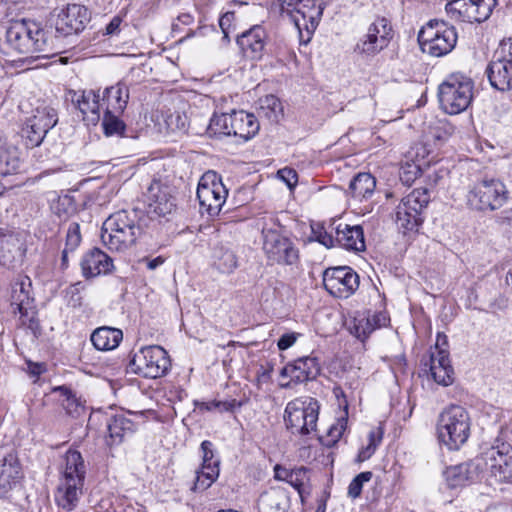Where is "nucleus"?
Returning a JSON list of instances; mask_svg holds the SVG:
<instances>
[{"label": "nucleus", "instance_id": "39448f33", "mask_svg": "<svg viewBox=\"0 0 512 512\" xmlns=\"http://www.w3.org/2000/svg\"><path fill=\"white\" fill-rule=\"evenodd\" d=\"M473 90L471 78L460 73L449 75L438 88L441 108L451 115L465 111L472 102Z\"/></svg>", "mask_w": 512, "mask_h": 512}, {"label": "nucleus", "instance_id": "f704fd0d", "mask_svg": "<svg viewBox=\"0 0 512 512\" xmlns=\"http://www.w3.org/2000/svg\"><path fill=\"white\" fill-rule=\"evenodd\" d=\"M21 168L20 152L16 147L0 149V176L17 174Z\"/></svg>", "mask_w": 512, "mask_h": 512}, {"label": "nucleus", "instance_id": "4c0bfd02", "mask_svg": "<svg viewBox=\"0 0 512 512\" xmlns=\"http://www.w3.org/2000/svg\"><path fill=\"white\" fill-rule=\"evenodd\" d=\"M123 113L104 111L102 127L106 136H126V125L120 118Z\"/></svg>", "mask_w": 512, "mask_h": 512}, {"label": "nucleus", "instance_id": "bb28decb", "mask_svg": "<svg viewBox=\"0 0 512 512\" xmlns=\"http://www.w3.org/2000/svg\"><path fill=\"white\" fill-rule=\"evenodd\" d=\"M80 265L85 278L108 274L114 268L112 258L99 248H93L86 252Z\"/></svg>", "mask_w": 512, "mask_h": 512}, {"label": "nucleus", "instance_id": "c85d7f7f", "mask_svg": "<svg viewBox=\"0 0 512 512\" xmlns=\"http://www.w3.org/2000/svg\"><path fill=\"white\" fill-rule=\"evenodd\" d=\"M130 97L129 87L124 81L105 88L102 97L104 111L123 113L127 107Z\"/></svg>", "mask_w": 512, "mask_h": 512}, {"label": "nucleus", "instance_id": "a19ab883", "mask_svg": "<svg viewBox=\"0 0 512 512\" xmlns=\"http://www.w3.org/2000/svg\"><path fill=\"white\" fill-rule=\"evenodd\" d=\"M350 331L358 339L365 340L374 331L370 312H358L351 321Z\"/></svg>", "mask_w": 512, "mask_h": 512}, {"label": "nucleus", "instance_id": "473e14b6", "mask_svg": "<svg viewBox=\"0 0 512 512\" xmlns=\"http://www.w3.org/2000/svg\"><path fill=\"white\" fill-rule=\"evenodd\" d=\"M376 180L370 173H358L350 182L349 191L353 198L363 201L372 196Z\"/></svg>", "mask_w": 512, "mask_h": 512}, {"label": "nucleus", "instance_id": "bf43d9fd", "mask_svg": "<svg viewBox=\"0 0 512 512\" xmlns=\"http://www.w3.org/2000/svg\"><path fill=\"white\" fill-rule=\"evenodd\" d=\"M278 176L282 179L288 187H293L297 183V173L295 170L290 168L280 169L278 171Z\"/></svg>", "mask_w": 512, "mask_h": 512}, {"label": "nucleus", "instance_id": "4d7b16f0", "mask_svg": "<svg viewBox=\"0 0 512 512\" xmlns=\"http://www.w3.org/2000/svg\"><path fill=\"white\" fill-rule=\"evenodd\" d=\"M431 375L435 382L443 386H448L452 383L453 368L446 367V369L439 368L437 370H430Z\"/></svg>", "mask_w": 512, "mask_h": 512}, {"label": "nucleus", "instance_id": "c9c22d12", "mask_svg": "<svg viewBox=\"0 0 512 512\" xmlns=\"http://www.w3.org/2000/svg\"><path fill=\"white\" fill-rule=\"evenodd\" d=\"M443 475L447 486L451 489L465 486L471 478L469 465L466 463L446 468Z\"/></svg>", "mask_w": 512, "mask_h": 512}, {"label": "nucleus", "instance_id": "3c124183", "mask_svg": "<svg viewBox=\"0 0 512 512\" xmlns=\"http://www.w3.org/2000/svg\"><path fill=\"white\" fill-rule=\"evenodd\" d=\"M81 241L82 236L79 223L71 222L67 228L65 248L70 249V252H74Z\"/></svg>", "mask_w": 512, "mask_h": 512}, {"label": "nucleus", "instance_id": "20e7f679", "mask_svg": "<svg viewBox=\"0 0 512 512\" xmlns=\"http://www.w3.org/2000/svg\"><path fill=\"white\" fill-rule=\"evenodd\" d=\"M471 419L468 411L460 405H450L438 416L437 435L449 450H458L469 436Z\"/></svg>", "mask_w": 512, "mask_h": 512}, {"label": "nucleus", "instance_id": "e433bc0d", "mask_svg": "<svg viewBox=\"0 0 512 512\" xmlns=\"http://www.w3.org/2000/svg\"><path fill=\"white\" fill-rule=\"evenodd\" d=\"M429 201L430 196L427 189L417 188L405 196L399 205L409 211H413V213L422 214L423 209L426 208Z\"/></svg>", "mask_w": 512, "mask_h": 512}, {"label": "nucleus", "instance_id": "6e6552de", "mask_svg": "<svg viewBox=\"0 0 512 512\" xmlns=\"http://www.w3.org/2000/svg\"><path fill=\"white\" fill-rule=\"evenodd\" d=\"M319 414L318 401L311 398H296L285 408L286 428L294 435L306 436L316 430Z\"/></svg>", "mask_w": 512, "mask_h": 512}, {"label": "nucleus", "instance_id": "338daca9", "mask_svg": "<svg viewBox=\"0 0 512 512\" xmlns=\"http://www.w3.org/2000/svg\"><path fill=\"white\" fill-rule=\"evenodd\" d=\"M196 405L201 411H212L217 408H220L221 401L200 402V403L197 402Z\"/></svg>", "mask_w": 512, "mask_h": 512}, {"label": "nucleus", "instance_id": "37998d69", "mask_svg": "<svg viewBox=\"0 0 512 512\" xmlns=\"http://www.w3.org/2000/svg\"><path fill=\"white\" fill-rule=\"evenodd\" d=\"M218 476L219 468L204 469L201 467V469L196 472V479L192 490L194 492L205 491L216 481Z\"/></svg>", "mask_w": 512, "mask_h": 512}, {"label": "nucleus", "instance_id": "a211bd4d", "mask_svg": "<svg viewBox=\"0 0 512 512\" xmlns=\"http://www.w3.org/2000/svg\"><path fill=\"white\" fill-rule=\"evenodd\" d=\"M359 275L348 266L331 267L323 273V286L333 297L347 299L359 288Z\"/></svg>", "mask_w": 512, "mask_h": 512}, {"label": "nucleus", "instance_id": "393cba45", "mask_svg": "<svg viewBox=\"0 0 512 512\" xmlns=\"http://www.w3.org/2000/svg\"><path fill=\"white\" fill-rule=\"evenodd\" d=\"M320 364L316 357L305 356L288 363L281 371V376L289 377L294 383L314 380L320 374Z\"/></svg>", "mask_w": 512, "mask_h": 512}, {"label": "nucleus", "instance_id": "412c9836", "mask_svg": "<svg viewBox=\"0 0 512 512\" xmlns=\"http://www.w3.org/2000/svg\"><path fill=\"white\" fill-rule=\"evenodd\" d=\"M148 215L151 218H166L175 209V199L171 194V188L154 180L147 191Z\"/></svg>", "mask_w": 512, "mask_h": 512}, {"label": "nucleus", "instance_id": "6ab92c4d", "mask_svg": "<svg viewBox=\"0 0 512 512\" xmlns=\"http://www.w3.org/2000/svg\"><path fill=\"white\" fill-rule=\"evenodd\" d=\"M58 122V114L52 107L45 106L37 108L33 115L28 118L23 128V137L26 139L27 146H39L46 134Z\"/></svg>", "mask_w": 512, "mask_h": 512}, {"label": "nucleus", "instance_id": "f257e3e1", "mask_svg": "<svg viewBox=\"0 0 512 512\" xmlns=\"http://www.w3.org/2000/svg\"><path fill=\"white\" fill-rule=\"evenodd\" d=\"M5 43L12 51L35 58H47L59 52L56 37L38 23L26 19L9 23Z\"/></svg>", "mask_w": 512, "mask_h": 512}, {"label": "nucleus", "instance_id": "4468645a", "mask_svg": "<svg viewBox=\"0 0 512 512\" xmlns=\"http://www.w3.org/2000/svg\"><path fill=\"white\" fill-rule=\"evenodd\" d=\"M491 86L501 92L512 90V41H502L486 68Z\"/></svg>", "mask_w": 512, "mask_h": 512}, {"label": "nucleus", "instance_id": "aec40b11", "mask_svg": "<svg viewBox=\"0 0 512 512\" xmlns=\"http://www.w3.org/2000/svg\"><path fill=\"white\" fill-rule=\"evenodd\" d=\"M91 20L87 7L80 4H68L62 9L55 20L56 42L59 37L81 33ZM58 45V43H56Z\"/></svg>", "mask_w": 512, "mask_h": 512}, {"label": "nucleus", "instance_id": "5701e85b", "mask_svg": "<svg viewBox=\"0 0 512 512\" xmlns=\"http://www.w3.org/2000/svg\"><path fill=\"white\" fill-rule=\"evenodd\" d=\"M22 467L17 454L0 449V498L5 497L22 478Z\"/></svg>", "mask_w": 512, "mask_h": 512}, {"label": "nucleus", "instance_id": "2eb2a0df", "mask_svg": "<svg viewBox=\"0 0 512 512\" xmlns=\"http://www.w3.org/2000/svg\"><path fill=\"white\" fill-rule=\"evenodd\" d=\"M482 459L491 479L497 483H512V446L496 441L482 453Z\"/></svg>", "mask_w": 512, "mask_h": 512}, {"label": "nucleus", "instance_id": "49530a36", "mask_svg": "<svg viewBox=\"0 0 512 512\" xmlns=\"http://www.w3.org/2000/svg\"><path fill=\"white\" fill-rule=\"evenodd\" d=\"M327 230L323 225L316 224L312 226V236L313 238L325 246L326 248H332L336 246V234L335 230L328 227Z\"/></svg>", "mask_w": 512, "mask_h": 512}, {"label": "nucleus", "instance_id": "864d4df0", "mask_svg": "<svg viewBox=\"0 0 512 512\" xmlns=\"http://www.w3.org/2000/svg\"><path fill=\"white\" fill-rule=\"evenodd\" d=\"M306 479L307 469L304 467L290 470V472L286 473L285 476V481L289 483L293 488H295L299 493H301V489Z\"/></svg>", "mask_w": 512, "mask_h": 512}, {"label": "nucleus", "instance_id": "0eeeda50", "mask_svg": "<svg viewBox=\"0 0 512 512\" xmlns=\"http://www.w3.org/2000/svg\"><path fill=\"white\" fill-rule=\"evenodd\" d=\"M456 29L443 20H430L418 33L423 52L434 57L450 53L457 43Z\"/></svg>", "mask_w": 512, "mask_h": 512}, {"label": "nucleus", "instance_id": "ea45409f", "mask_svg": "<svg viewBox=\"0 0 512 512\" xmlns=\"http://www.w3.org/2000/svg\"><path fill=\"white\" fill-rule=\"evenodd\" d=\"M231 113L214 114L206 129L210 137L231 136Z\"/></svg>", "mask_w": 512, "mask_h": 512}, {"label": "nucleus", "instance_id": "6e6d98bb", "mask_svg": "<svg viewBox=\"0 0 512 512\" xmlns=\"http://www.w3.org/2000/svg\"><path fill=\"white\" fill-rule=\"evenodd\" d=\"M235 14L233 12H226L219 19V26L223 33V39L227 42L230 41V33L234 31L233 21Z\"/></svg>", "mask_w": 512, "mask_h": 512}, {"label": "nucleus", "instance_id": "79ce46f5", "mask_svg": "<svg viewBox=\"0 0 512 512\" xmlns=\"http://www.w3.org/2000/svg\"><path fill=\"white\" fill-rule=\"evenodd\" d=\"M164 123L170 133L185 134L188 130V117L179 111L168 113L164 118Z\"/></svg>", "mask_w": 512, "mask_h": 512}, {"label": "nucleus", "instance_id": "09e8293b", "mask_svg": "<svg viewBox=\"0 0 512 512\" xmlns=\"http://www.w3.org/2000/svg\"><path fill=\"white\" fill-rule=\"evenodd\" d=\"M372 476L373 474L371 471L359 473L350 482L347 495L352 499L360 497L364 483L369 482L372 479Z\"/></svg>", "mask_w": 512, "mask_h": 512}, {"label": "nucleus", "instance_id": "5fc2aeb1", "mask_svg": "<svg viewBox=\"0 0 512 512\" xmlns=\"http://www.w3.org/2000/svg\"><path fill=\"white\" fill-rule=\"evenodd\" d=\"M452 367L449 359L448 351H438V353H431L430 357V370H437L439 368L446 369Z\"/></svg>", "mask_w": 512, "mask_h": 512}, {"label": "nucleus", "instance_id": "b1692460", "mask_svg": "<svg viewBox=\"0 0 512 512\" xmlns=\"http://www.w3.org/2000/svg\"><path fill=\"white\" fill-rule=\"evenodd\" d=\"M25 253L26 248L19 234L0 230V264L2 266L15 267L22 262Z\"/></svg>", "mask_w": 512, "mask_h": 512}, {"label": "nucleus", "instance_id": "680f3d73", "mask_svg": "<svg viewBox=\"0 0 512 512\" xmlns=\"http://www.w3.org/2000/svg\"><path fill=\"white\" fill-rule=\"evenodd\" d=\"M123 19L121 16H114L105 28V34L110 36L118 35L121 31Z\"/></svg>", "mask_w": 512, "mask_h": 512}, {"label": "nucleus", "instance_id": "0e129e2a", "mask_svg": "<svg viewBox=\"0 0 512 512\" xmlns=\"http://www.w3.org/2000/svg\"><path fill=\"white\" fill-rule=\"evenodd\" d=\"M370 320L372 322L373 330L386 326L388 318L384 313H370Z\"/></svg>", "mask_w": 512, "mask_h": 512}, {"label": "nucleus", "instance_id": "ddd939ff", "mask_svg": "<svg viewBox=\"0 0 512 512\" xmlns=\"http://www.w3.org/2000/svg\"><path fill=\"white\" fill-rule=\"evenodd\" d=\"M393 38V28L388 19L377 17L357 41L354 52L373 57L386 49Z\"/></svg>", "mask_w": 512, "mask_h": 512}, {"label": "nucleus", "instance_id": "69168bd1", "mask_svg": "<svg viewBox=\"0 0 512 512\" xmlns=\"http://www.w3.org/2000/svg\"><path fill=\"white\" fill-rule=\"evenodd\" d=\"M448 338L444 333H437L436 343H435V352L438 351H448Z\"/></svg>", "mask_w": 512, "mask_h": 512}, {"label": "nucleus", "instance_id": "cd10ccee", "mask_svg": "<svg viewBox=\"0 0 512 512\" xmlns=\"http://www.w3.org/2000/svg\"><path fill=\"white\" fill-rule=\"evenodd\" d=\"M71 103L79 109L84 117L88 120L95 122L100 119V108L103 104L100 103V95L94 90L88 91H70Z\"/></svg>", "mask_w": 512, "mask_h": 512}, {"label": "nucleus", "instance_id": "a18cd8bd", "mask_svg": "<svg viewBox=\"0 0 512 512\" xmlns=\"http://www.w3.org/2000/svg\"><path fill=\"white\" fill-rule=\"evenodd\" d=\"M383 438L382 427L373 428L368 434V441L366 447L362 448L358 454V461L363 462L368 460L376 451L378 445L381 443Z\"/></svg>", "mask_w": 512, "mask_h": 512}, {"label": "nucleus", "instance_id": "de8ad7c7", "mask_svg": "<svg viewBox=\"0 0 512 512\" xmlns=\"http://www.w3.org/2000/svg\"><path fill=\"white\" fill-rule=\"evenodd\" d=\"M85 290V285L83 282L79 281L74 284L68 286L65 291V299L67 301L68 306L73 308H78L82 305V292Z\"/></svg>", "mask_w": 512, "mask_h": 512}, {"label": "nucleus", "instance_id": "f3484780", "mask_svg": "<svg viewBox=\"0 0 512 512\" xmlns=\"http://www.w3.org/2000/svg\"><path fill=\"white\" fill-rule=\"evenodd\" d=\"M496 4V0H451L445 10L455 22L481 23L490 17Z\"/></svg>", "mask_w": 512, "mask_h": 512}, {"label": "nucleus", "instance_id": "8fccbe9b", "mask_svg": "<svg viewBox=\"0 0 512 512\" xmlns=\"http://www.w3.org/2000/svg\"><path fill=\"white\" fill-rule=\"evenodd\" d=\"M200 449L202 451V466L204 469L219 468L220 461L215 459L213 443L209 440H204Z\"/></svg>", "mask_w": 512, "mask_h": 512}, {"label": "nucleus", "instance_id": "774afa93", "mask_svg": "<svg viewBox=\"0 0 512 512\" xmlns=\"http://www.w3.org/2000/svg\"><path fill=\"white\" fill-rule=\"evenodd\" d=\"M144 261L148 269L154 270L165 262V258L163 256H157L153 259H144Z\"/></svg>", "mask_w": 512, "mask_h": 512}, {"label": "nucleus", "instance_id": "9b49d317", "mask_svg": "<svg viewBox=\"0 0 512 512\" xmlns=\"http://www.w3.org/2000/svg\"><path fill=\"white\" fill-rule=\"evenodd\" d=\"M263 250L269 262L293 265L299 259V251L293 241L281 234L279 229L262 228Z\"/></svg>", "mask_w": 512, "mask_h": 512}, {"label": "nucleus", "instance_id": "052dcab7", "mask_svg": "<svg viewBox=\"0 0 512 512\" xmlns=\"http://www.w3.org/2000/svg\"><path fill=\"white\" fill-rule=\"evenodd\" d=\"M263 103L266 104V107L268 109H270V111L266 112L265 115L269 118H271L272 116L276 118V112L278 109H280L281 106L278 98L275 97L274 95H268L265 97Z\"/></svg>", "mask_w": 512, "mask_h": 512}, {"label": "nucleus", "instance_id": "a878e982", "mask_svg": "<svg viewBox=\"0 0 512 512\" xmlns=\"http://www.w3.org/2000/svg\"><path fill=\"white\" fill-rule=\"evenodd\" d=\"M329 227L335 230L336 246L354 252H362L365 250L366 245L362 226H351L341 222L336 224L334 221Z\"/></svg>", "mask_w": 512, "mask_h": 512}, {"label": "nucleus", "instance_id": "7ed1b4c3", "mask_svg": "<svg viewBox=\"0 0 512 512\" xmlns=\"http://www.w3.org/2000/svg\"><path fill=\"white\" fill-rule=\"evenodd\" d=\"M140 234L137 213L120 210L103 222L101 240L109 250L120 252L132 247Z\"/></svg>", "mask_w": 512, "mask_h": 512}, {"label": "nucleus", "instance_id": "c03bdc74", "mask_svg": "<svg viewBox=\"0 0 512 512\" xmlns=\"http://www.w3.org/2000/svg\"><path fill=\"white\" fill-rule=\"evenodd\" d=\"M157 7H158V2H156L155 0L144 3L136 11V13L132 19L133 26L138 30L144 28L145 25L147 24V22L150 19H152L153 16L155 15V13L157 11Z\"/></svg>", "mask_w": 512, "mask_h": 512}, {"label": "nucleus", "instance_id": "603ef678", "mask_svg": "<svg viewBox=\"0 0 512 512\" xmlns=\"http://www.w3.org/2000/svg\"><path fill=\"white\" fill-rule=\"evenodd\" d=\"M215 265L221 273H231L237 267L236 256L232 251L226 250L215 262Z\"/></svg>", "mask_w": 512, "mask_h": 512}, {"label": "nucleus", "instance_id": "9d476101", "mask_svg": "<svg viewBox=\"0 0 512 512\" xmlns=\"http://www.w3.org/2000/svg\"><path fill=\"white\" fill-rule=\"evenodd\" d=\"M274 5L279 7L282 16H287L295 25L301 39L304 38L303 31H305L307 37L305 41H309L322 14L320 7H310V5L300 0H276Z\"/></svg>", "mask_w": 512, "mask_h": 512}, {"label": "nucleus", "instance_id": "7c9ffc66", "mask_svg": "<svg viewBox=\"0 0 512 512\" xmlns=\"http://www.w3.org/2000/svg\"><path fill=\"white\" fill-rule=\"evenodd\" d=\"M109 445H118L123 442L126 436H130L136 430L135 423L123 414H118L107 422Z\"/></svg>", "mask_w": 512, "mask_h": 512}, {"label": "nucleus", "instance_id": "f8f14e48", "mask_svg": "<svg viewBox=\"0 0 512 512\" xmlns=\"http://www.w3.org/2000/svg\"><path fill=\"white\" fill-rule=\"evenodd\" d=\"M228 191L221 178L214 171L206 172L200 179L197 188L200 212L210 217L217 216L226 201Z\"/></svg>", "mask_w": 512, "mask_h": 512}, {"label": "nucleus", "instance_id": "4be33fe9", "mask_svg": "<svg viewBox=\"0 0 512 512\" xmlns=\"http://www.w3.org/2000/svg\"><path fill=\"white\" fill-rule=\"evenodd\" d=\"M244 57L250 60H261L266 52L268 34L263 26L254 25L236 37Z\"/></svg>", "mask_w": 512, "mask_h": 512}, {"label": "nucleus", "instance_id": "1a4fd4ad", "mask_svg": "<svg viewBox=\"0 0 512 512\" xmlns=\"http://www.w3.org/2000/svg\"><path fill=\"white\" fill-rule=\"evenodd\" d=\"M133 371L145 378L164 376L171 367L167 351L159 345L142 347L130 361Z\"/></svg>", "mask_w": 512, "mask_h": 512}, {"label": "nucleus", "instance_id": "c756f323", "mask_svg": "<svg viewBox=\"0 0 512 512\" xmlns=\"http://www.w3.org/2000/svg\"><path fill=\"white\" fill-rule=\"evenodd\" d=\"M231 136L248 140L259 130V123L253 114L243 110L231 112Z\"/></svg>", "mask_w": 512, "mask_h": 512}, {"label": "nucleus", "instance_id": "13d9d810", "mask_svg": "<svg viewBox=\"0 0 512 512\" xmlns=\"http://www.w3.org/2000/svg\"><path fill=\"white\" fill-rule=\"evenodd\" d=\"M300 336L299 333L296 332H290L283 334L277 342V347L279 350H286L290 348L298 339Z\"/></svg>", "mask_w": 512, "mask_h": 512}, {"label": "nucleus", "instance_id": "72a5a7b5", "mask_svg": "<svg viewBox=\"0 0 512 512\" xmlns=\"http://www.w3.org/2000/svg\"><path fill=\"white\" fill-rule=\"evenodd\" d=\"M260 512H285L286 496L283 491L272 489L260 495L258 500Z\"/></svg>", "mask_w": 512, "mask_h": 512}, {"label": "nucleus", "instance_id": "dca6fc26", "mask_svg": "<svg viewBox=\"0 0 512 512\" xmlns=\"http://www.w3.org/2000/svg\"><path fill=\"white\" fill-rule=\"evenodd\" d=\"M32 281L26 275H18L11 289V305L14 313L20 314L21 325L35 332L39 328L36 312L32 305Z\"/></svg>", "mask_w": 512, "mask_h": 512}, {"label": "nucleus", "instance_id": "e2e57ef3", "mask_svg": "<svg viewBox=\"0 0 512 512\" xmlns=\"http://www.w3.org/2000/svg\"><path fill=\"white\" fill-rule=\"evenodd\" d=\"M54 391L60 393V395L64 398V402H70V400H73V403H76V406L78 405V399L70 388L66 386H58L54 389Z\"/></svg>", "mask_w": 512, "mask_h": 512}, {"label": "nucleus", "instance_id": "2f4dec72", "mask_svg": "<svg viewBox=\"0 0 512 512\" xmlns=\"http://www.w3.org/2000/svg\"><path fill=\"white\" fill-rule=\"evenodd\" d=\"M123 339L120 329L99 327L91 334V342L97 350L108 351L117 348Z\"/></svg>", "mask_w": 512, "mask_h": 512}, {"label": "nucleus", "instance_id": "f03ea898", "mask_svg": "<svg viewBox=\"0 0 512 512\" xmlns=\"http://www.w3.org/2000/svg\"><path fill=\"white\" fill-rule=\"evenodd\" d=\"M86 467L80 452L68 450L59 484L54 494L56 505L71 512L76 509L84 486Z\"/></svg>", "mask_w": 512, "mask_h": 512}, {"label": "nucleus", "instance_id": "423d86ee", "mask_svg": "<svg viewBox=\"0 0 512 512\" xmlns=\"http://www.w3.org/2000/svg\"><path fill=\"white\" fill-rule=\"evenodd\" d=\"M508 199L505 184L496 178H483L475 182L468 190L466 202L476 211H494L500 209Z\"/></svg>", "mask_w": 512, "mask_h": 512}, {"label": "nucleus", "instance_id": "58836bf2", "mask_svg": "<svg viewBox=\"0 0 512 512\" xmlns=\"http://www.w3.org/2000/svg\"><path fill=\"white\" fill-rule=\"evenodd\" d=\"M396 222L404 233L416 231L423 223L422 214L413 213L404 207L398 205L396 212Z\"/></svg>", "mask_w": 512, "mask_h": 512}]
</instances>
